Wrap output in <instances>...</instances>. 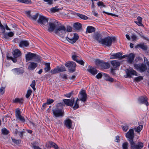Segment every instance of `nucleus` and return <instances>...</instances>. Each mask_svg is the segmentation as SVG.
<instances>
[{"label":"nucleus","instance_id":"obj_20","mask_svg":"<svg viewBox=\"0 0 149 149\" xmlns=\"http://www.w3.org/2000/svg\"><path fill=\"white\" fill-rule=\"evenodd\" d=\"M65 125L69 129L71 128L72 127V122L71 120L67 119L65 121Z\"/></svg>","mask_w":149,"mask_h":149},{"label":"nucleus","instance_id":"obj_30","mask_svg":"<svg viewBox=\"0 0 149 149\" xmlns=\"http://www.w3.org/2000/svg\"><path fill=\"white\" fill-rule=\"evenodd\" d=\"M60 9H61L58 8V7L56 6L54 7L51 8L50 9V11L52 13H55L59 12Z\"/></svg>","mask_w":149,"mask_h":149},{"label":"nucleus","instance_id":"obj_11","mask_svg":"<svg viewBox=\"0 0 149 149\" xmlns=\"http://www.w3.org/2000/svg\"><path fill=\"white\" fill-rule=\"evenodd\" d=\"M54 115L56 117L62 116H63V112L61 109L57 107L55 109L53 110Z\"/></svg>","mask_w":149,"mask_h":149},{"label":"nucleus","instance_id":"obj_52","mask_svg":"<svg viewBox=\"0 0 149 149\" xmlns=\"http://www.w3.org/2000/svg\"><path fill=\"white\" fill-rule=\"evenodd\" d=\"M54 101V100L52 99H49L47 100L46 102L47 104H49L52 103Z\"/></svg>","mask_w":149,"mask_h":149},{"label":"nucleus","instance_id":"obj_34","mask_svg":"<svg viewBox=\"0 0 149 149\" xmlns=\"http://www.w3.org/2000/svg\"><path fill=\"white\" fill-rule=\"evenodd\" d=\"M80 101V100H79L78 98H77L76 102H75V103H74V105L73 107V108L74 109H76L79 107V105H78V104H79L78 101Z\"/></svg>","mask_w":149,"mask_h":149},{"label":"nucleus","instance_id":"obj_23","mask_svg":"<svg viewBox=\"0 0 149 149\" xmlns=\"http://www.w3.org/2000/svg\"><path fill=\"white\" fill-rule=\"evenodd\" d=\"M95 28L93 26H88L86 29V33H92L95 31Z\"/></svg>","mask_w":149,"mask_h":149},{"label":"nucleus","instance_id":"obj_28","mask_svg":"<svg viewBox=\"0 0 149 149\" xmlns=\"http://www.w3.org/2000/svg\"><path fill=\"white\" fill-rule=\"evenodd\" d=\"M45 67L44 69V70L45 72H47L50 70L51 67L50 66V63H46L45 64Z\"/></svg>","mask_w":149,"mask_h":149},{"label":"nucleus","instance_id":"obj_18","mask_svg":"<svg viewBox=\"0 0 149 149\" xmlns=\"http://www.w3.org/2000/svg\"><path fill=\"white\" fill-rule=\"evenodd\" d=\"M38 64L37 63L31 62L29 63L28 67V69L30 70H32L34 69L37 66Z\"/></svg>","mask_w":149,"mask_h":149},{"label":"nucleus","instance_id":"obj_50","mask_svg":"<svg viewBox=\"0 0 149 149\" xmlns=\"http://www.w3.org/2000/svg\"><path fill=\"white\" fill-rule=\"evenodd\" d=\"M97 4L99 6H102L103 7H105V5L104 4V3L102 1H100Z\"/></svg>","mask_w":149,"mask_h":149},{"label":"nucleus","instance_id":"obj_54","mask_svg":"<svg viewBox=\"0 0 149 149\" xmlns=\"http://www.w3.org/2000/svg\"><path fill=\"white\" fill-rule=\"evenodd\" d=\"M106 80L110 82H113V79L109 76L106 77Z\"/></svg>","mask_w":149,"mask_h":149},{"label":"nucleus","instance_id":"obj_22","mask_svg":"<svg viewBox=\"0 0 149 149\" xmlns=\"http://www.w3.org/2000/svg\"><path fill=\"white\" fill-rule=\"evenodd\" d=\"M134 56L133 54L132 53L130 54L127 57L128 62L130 63H131L134 59Z\"/></svg>","mask_w":149,"mask_h":149},{"label":"nucleus","instance_id":"obj_45","mask_svg":"<svg viewBox=\"0 0 149 149\" xmlns=\"http://www.w3.org/2000/svg\"><path fill=\"white\" fill-rule=\"evenodd\" d=\"M32 91L31 90H28L27 92V93L26 95V98H28L31 95L32 93Z\"/></svg>","mask_w":149,"mask_h":149},{"label":"nucleus","instance_id":"obj_53","mask_svg":"<svg viewBox=\"0 0 149 149\" xmlns=\"http://www.w3.org/2000/svg\"><path fill=\"white\" fill-rule=\"evenodd\" d=\"M23 3L27 4H31V0H24Z\"/></svg>","mask_w":149,"mask_h":149},{"label":"nucleus","instance_id":"obj_48","mask_svg":"<svg viewBox=\"0 0 149 149\" xmlns=\"http://www.w3.org/2000/svg\"><path fill=\"white\" fill-rule=\"evenodd\" d=\"M73 91H72L71 92H70V93H67V94H65L64 95V96H65L66 97L69 98L73 94Z\"/></svg>","mask_w":149,"mask_h":149},{"label":"nucleus","instance_id":"obj_8","mask_svg":"<svg viewBox=\"0 0 149 149\" xmlns=\"http://www.w3.org/2000/svg\"><path fill=\"white\" fill-rule=\"evenodd\" d=\"M48 19L46 17L40 15L38 20V22L41 24L46 25L48 24Z\"/></svg>","mask_w":149,"mask_h":149},{"label":"nucleus","instance_id":"obj_19","mask_svg":"<svg viewBox=\"0 0 149 149\" xmlns=\"http://www.w3.org/2000/svg\"><path fill=\"white\" fill-rule=\"evenodd\" d=\"M13 56L15 58H17L21 55V52L17 49H15L13 52Z\"/></svg>","mask_w":149,"mask_h":149},{"label":"nucleus","instance_id":"obj_38","mask_svg":"<svg viewBox=\"0 0 149 149\" xmlns=\"http://www.w3.org/2000/svg\"><path fill=\"white\" fill-rule=\"evenodd\" d=\"M23 101V99H19L18 98H16L13 101V103H22Z\"/></svg>","mask_w":149,"mask_h":149},{"label":"nucleus","instance_id":"obj_51","mask_svg":"<svg viewBox=\"0 0 149 149\" xmlns=\"http://www.w3.org/2000/svg\"><path fill=\"white\" fill-rule=\"evenodd\" d=\"M38 13H37L35 15L33 16V17L31 16V18H32L33 20H36L38 16Z\"/></svg>","mask_w":149,"mask_h":149},{"label":"nucleus","instance_id":"obj_12","mask_svg":"<svg viewBox=\"0 0 149 149\" xmlns=\"http://www.w3.org/2000/svg\"><path fill=\"white\" fill-rule=\"evenodd\" d=\"M138 101L140 104H144L147 106L148 105V99L146 96H142L139 97Z\"/></svg>","mask_w":149,"mask_h":149},{"label":"nucleus","instance_id":"obj_9","mask_svg":"<svg viewBox=\"0 0 149 149\" xmlns=\"http://www.w3.org/2000/svg\"><path fill=\"white\" fill-rule=\"evenodd\" d=\"M127 76V77L130 78L132 75L137 76V73L134 70L131 68H129V69H127L125 70Z\"/></svg>","mask_w":149,"mask_h":149},{"label":"nucleus","instance_id":"obj_46","mask_svg":"<svg viewBox=\"0 0 149 149\" xmlns=\"http://www.w3.org/2000/svg\"><path fill=\"white\" fill-rule=\"evenodd\" d=\"M5 86L1 87L0 89V93L2 95H3L5 92Z\"/></svg>","mask_w":149,"mask_h":149},{"label":"nucleus","instance_id":"obj_44","mask_svg":"<svg viewBox=\"0 0 149 149\" xmlns=\"http://www.w3.org/2000/svg\"><path fill=\"white\" fill-rule=\"evenodd\" d=\"M131 37L132 40L134 41H136L138 39L137 36L134 34H132Z\"/></svg>","mask_w":149,"mask_h":149},{"label":"nucleus","instance_id":"obj_58","mask_svg":"<svg viewBox=\"0 0 149 149\" xmlns=\"http://www.w3.org/2000/svg\"><path fill=\"white\" fill-rule=\"evenodd\" d=\"M44 1L47 2L49 4H52L53 3V0H43Z\"/></svg>","mask_w":149,"mask_h":149},{"label":"nucleus","instance_id":"obj_7","mask_svg":"<svg viewBox=\"0 0 149 149\" xmlns=\"http://www.w3.org/2000/svg\"><path fill=\"white\" fill-rule=\"evenodd\" d=\"M134 136L133 129H130L126 134V136L129 141L133 140Z\"/></svg>","mask_w":149,"mask_h":149},{"label":"nucleus","instance_id":"obj_10","mask_svg":"<svg viewBox=\"0 0 149 149\" xmlns=\"http://www.w3.org/2000/svg\"><path fill=\"white\" fill-rule=\"evenodd\" d=\"M79 99L83 102H85L87 99V95L85 90H82L79 95Z\"/></svg>","mask_w":149,"mask_h":149},{"label":"nucleus","instance_id":"obj_14","mask_svg":"<svg viewBox=\"0 0 149 149\" xmlns=\"http://www.w3.org/2000/svg\"><path fill=\"white\" fill-rule=\"evenodd\" d=\"M25 56L26 62L31 59L35 58L37 57L36 54L30 52H27V54H26Z\"/></svg>","mask_w":149,"mask_h":149},{"label":"nucleus","instance_id":"obj_6","mask_svg":"<svg viewBox=\"0 0 149 149\" xmlns=\"http://www.w3.org/2000/svg\"><path fill=\"white\" fill-rule=\"evenodd\" d=\"M65 65L68 68V70L72 72L75 70V68L76 65L75 63L73 61H69L65 64Z\"/></svg>","mask_w":149,"mask_h":149},{"label":"nucleus","instance_id":"obj_4","mask_svg":"<svg viewBox=\"0 0 149 149\" xmlns=\"http://www.w3.org/2000/svg\"><path fill=\"white\" fill-rule=\"evenodd\" d=\"M129 141L132 149H141L143 146V143L141 142H138L137 144H136L133 140H131Z\"/></svg>","mask_w":149,"mask_h":149},{"label":"nucleus","instance_id":"obj_13","mask_svg":"<svg viewBox=\"0 0 149 149\" xmlns=\"http://www.w3.org/2000/svg\"><path fill=\"white\" fill-rule=\"evenodd\" d=\"M67 38L68 39V41L69 42L71 43H74L78 39L79 36L77 34L74 33L72 37H70L69 36H67Z\"/></svg>","mask_w":149,"mask_h":149},{"label":"nucleus","instance_id":"obj_16","mask_svg":"<svg viewBox=\"0 0 149 149\" xmlns=\"http://www.w3.org/2000/svg\"><path fill=\"white\" fill-rule=\"evenodd\" d=\"M49 28L48 29V31L49 32H52L54 31V30L56 29L57 27V24L56 22H49Z\"/></svg>","mask_w":149,"mask_h":149},{"label":"nucleus","instance_id":"obj_37","mask_svg":"<svg viewBox=\"0 0 149 149\" xmlns=\"http://www.w3.org/2000/svg\"><path fill=\"white\" fill-rule=\"evenodd\" d=\"M57 67L59 72H62L66 71L65 68L63 65L61 66L60 67L58 66Z\"/></svg>","mask_w":149,"mask_h":149},{"label":"nucleus","instance_id":"obj_59","mask_svg":"<svg viewBox=\"0 0 149 149\" xmlns=\"http://www.w3.org/2000/svg\"><path fill=\"white\" fill-rule=\"evenodd\" d=\"M9 58L12 60L14 63H16L17 61V58H13L12 57H9Z\"/></svg>","mask_w":149,"mask_h":149},{"label":"nucleus","instance_id":"obj_39","mask_svg":"<svg viewBox=\"0 0 149 149\" xmlns=\"http://www.w3.org/2000/svg\"><path fill=\"white\" fill-rule=\"evenodd\" d=\"M1 132L3 135H7L9 133L8 131L5 128H3L1 129Z\"/></svg>","mask_w":149,"mask_h":149},{"label":"nucleus","instance_id":"obj_29","mask_svg":"<svg viewBox=\"0 0 149 149\" xmlns=\"http://www.w3.org/2000/svg\"><path fill=\"white\" fill-rule=\"evenodd\" d=\"M14 73L17 74H22L24 72V71L19 68H15L12 70Z\"/></svg>","mask_w":149,"mask_h":149},{"label":"nucleus","instance_id":"obj_33","mask_svg":"<svg viewBox=\"0 0 149 149\" xmlns=\"http://www.w3.org/2000/svg\"><path fill=\"white\" fill-rule=\"evenodd\" d=\"M24 133V131L21 130H16L15 131V134H18L21 138L23 136V135Z\"/></svg>","mask_w":149,"mask_h":149},{"label":"nucleus","instance_id":"obj_26","mask_svg":"<svg viewBox=\"0 0 149 149\" xmlns=\"http://www.w3.org/2000/svg\"><path fill=\"white\" fill-rule=\"evenodd\" d=\"M29 45L28 42L26 41H21L19 44V46L20 47H27Z\"/></svg>","mask_w":149,"mask_h":149},{"label":"nucleus","instance_id":"obj_64","mask_svg":"<svg viewBox=\"0 0 149 149\" xmlns=\"http://www.w3.org/2000/svg\"><path fill=\"white\" fill-rule=\"evenodd\" d=\"M95 62L97 64H101V61L98 59H96L95 60Z\"/></svg>","mask_w":149,"mask_h":149},{"label":"nucleus","instance_id":"obj_61","mask_svg":"<svg viewBox=\"0 0 149 149\" xmlns=\"http://www.w3.org/2000/svg\"><path fill=\"white\" fill-rule=\"evenodd\" d=\"M92 13L93 14L96 16H97L98 15L97 13L96 12H95V11L94 9H93L92 11Z\"/></svg>","mask_w":149,"mask_h":149},{"label":"nucleus","instance_id":"obj_62","mask_svg":"<svg viewBox=\"0 0 149 149\" xmlns=\"http://www.w3.org/2000/svg\"><path fill=\"white\" fill-rule=\"evenodd\" d=\"M13 141L16 144H18L20 143V141L19 140H17L15 139H13Z\"/></svg>","mask_w":149,"mask_h":149},{"label":"nucleus","instance_id":"obj_24","mask_svg":"<svg viewBox=\"0 0 149 149\" xmlns=\"http://www.w3.org/2000/svg\"><path fill=\"white\" fill-rule=\"evenodd\" d=\"M111 64L114 68L119 66L120 65V63L116 60H113L111 61Z\"/></svg>","mask_w":149,"mask_h":149},{"label":"nucleus","instance_id":"obj_41","mask_svg":"<svg viewBox=\"0 0 149 149\" xmlns=\"http://www.w3.org/2000/svg\"><path fill=\"white\" fill-rule=\"evenodd\" d=\"M14 35V33L13 32H10L9 33H8L7 35L6 33H4V37L5 38H7L8 36L9 37H12Z\"/></svg>","mask_w":149,"mask_h":149},{"label":"nucleus","instance_id":"obj_25","mask_svg":"<svg viewBox=\"0 0 149 149\" xmlns=\"http://www.w3.org/2000/svg\"><path fill=\"white\" fill-rule=\"evenodd\" d=\"M87 70L93 75L96 74L97 73V70L95 69L92 67H91L89 69H88Z\"/></svg>","mask_w":149,"mask_h":149},{"label":"nucleus","instance_id":"obj_35","mask_svg":"<svg viewBox=\"0 0 149 149\" xmlns=\"http://www.w3.org/2000/svg\"><path fill=\"white\" fill-rule=\"evenodd\" d=\"M77 15L80 18L84 19H88V17L86 16L79 13H77Z\"/></svg>","mask_w":149,"mask_h":149},{"label":"nucleus","instance_id":"obj_63","mask_svg":"<svg viewBox=\"0 0 149 149\" xmlns=\"http://www.w3.org/2000/svg\"><path fill=\"white\" fill-rule=\"evenodd\" d=\"M96 77L97 79L100 78L102 77V74L101 73H99L96 76Z\"/></svg>","mask_w":149,"mask_h":149},{"label":"nucleus","instance_id":"obj_36","mask_svg":"<svg viewBox=\"0 0 149 149\" xmlns=\"http://www.w3.org/2000/svg\"><path fill=\"white\" fill-rule=\"evenodd\" d=\"M143 77L142 76H140L137 77L135 78L134 79V82L136 81V82H138L143 80Z\"/></svg>","mask_w":149,"mask_h":149},{"label":"nucleus","instance_id":"obj_27","mask_svg":"<svg viewBox=\"0 0 149 149\" xmlns=\"http://www.w3.org/2000/svg\"><path fill=\"white\" fill-rule=\"evenodd\" d=\"M135 47L136 48H140L144 50H145L147 49V47L145 45L144 43L138 44Z\"/></svg>","mask_w":149,"mask_h":149},{"label":"nucleus","instance_id":"obj_2","mask_svg":"<svg viewBox=\"0 0 149 149\" xmlns=\"http://www.w3.org/2000/svg\"><path fill=\"white\" fill-rule=\"evenodd\" d=\"M144 61L146 63L147 66L146 67L145 64L143 63L134 64V66L137 71L140 72H143L146 70L147 72H149V62L147 59L146 57L144 58Z\"/></svg>","mask_w":149,"mask_h":149},{"label":"nucleus","instance_id":"obj_21","mask_svg":"<svg viewBox=\"0 0 149 149\" xmlns=\"http://www.w3.org/2000/svg\"><path fill=\"white\" fill-rule=\"evenodd\" d=\"M118 58L121 59V54L120 53H117L115 54L111 55L110 57L111 59Z\"/></svg>","mask_w":149,"mask_h":149},{"label":"nucleus","instance_id":"obj_17","mask_svg":"<svg viewBox=\"0 0 149 149\" xmlns=\"http://www.w3.org/2000/svg\"><path fill=\"white\" fill-rule=\"evenodd\" d=\"M93 37L94 39L96 40L99 42H101L102 39V36L100 33L98 32H96L93 36Z\"/></svg>","mask_w":149,"mask_h":149},{"label":"nucleus","instance_id":"obj_60","mask_svg":"<svg viewBox=\"0 0 149 149\" xmlns=\"http://www.w3.org/2000/svg\"><path fill=\"white\" fill-rule=\"evenodd\" d=\"M77 62L82 65H84V62L82 60H78Z\"/></svg>","mask_w":149,"mask_h":149},{"label":"nucleus","instance_id":"obj_15","mask_svg":"<svg viewBox=\"0 0 149 149\" xmlns=\"http://www.w3.org/2000/svg\"><path fill=\"white\" fill-rule=\"evenodd\" d=\"M74 98L70 100L68 99H64L63 100L64 103L67 106H73L74 102Z\"/></svg>","mask_w":149,"mask_h":149},{"label":"nucleus","instance_id":"obj_43","mask_svg":"<svg viewBox=\"0 0 149 149\" xmlns=\"http://www.w3.org/2000/svg\"><path fill=\"white\" fill-rule=\"evenodd\" d=\"M49 147H54V148L55 146L57 145L54 143L52 141H49Z\"/></svg>","mask_w":149,"mask_h":149},{"label":"nucleus","instance_id":"obj_31","mask_svg":"<svg viewBox=\"0 0 149 149\" xmlns=\"http://www.w3.org/2000/svg\"><path fill=\"white\" fill-rule=\"evenodd\" d=\"M101 65L103 69H106L109 67V65L108 63H101Z\"/></svg>","mask_w":149,"mask_h":149},{"label":"nucleus","instance_id":"obj_1","mask_svg":"<svg viewBox=\"0 0 149 149\" xmlns=\"http://www.w3.org/2000/svg\"><path fill=\"white\" fill-rule=\"evenodd\" d=\"M72 31V28L70 26H67V29L63 25H58L54 30V33L63 38L66 31L70 32Z\"/></svg>","mask_w":149,"mask_h":149},{"label":"nucleus","instance_id":"obj_40","mask_svg":"<svg viewBox=\"0 0 149 149\" xmlns=\"http://www.w3.org/2000/svg\"><path fill=\"white\" fill-rule=\"evenodd\" d=\"M143 128V125H140L137 128H135L134 130L136 132H140L141 130Z\"/></svg>","mask_w":149,"mask_h":149},{"label":"nucleus","instance_id":"obj_57","mask_svg":"<svg viewBox=\"0 0 149 149\" xmlns=\"http://www.w3.org/2000/svg\"><path fill=\"white\" fill-rule=\"evenodd\" d=\"M36 85V81L35 80H33L32 81L31 84L30 85V86L32 88H34L35 87Z\"/></svg>","mask_w":149,"mask_h":149},{"label":"nucleus","instance_id":"obj_3","mask_svg":"<svg viewBox=\"0 0 149 149\" xmlns=\"http://www.w3.org/2000/svg\"><path fill=\"white\" fill-rule=\"evenodd\" d=\"M115 40V38L114 37L108 36L104 39H102L101 42L105 45L109 46H111L112 42Z\"/></svg>","mask_w":149,"mask_h":149},{"label":"nucleus","instance_id":"obj_55","mask_svg":"<svg viewBox=\"0 0 149 149\" xmlns=\"http://www.w3.org/2000/svg\"><path fill=\"white\" fill-rule=\"evenodd\" d=\"M78 57V56L76 55H73L72 56V59L76 62L77 61V60H78L77 58Z\"/></svg>","mask_w":149,"mask_h":149},{"label":"nucleus","instance_id":"obj_56","mask_svg":"<svg viewBox=\"0 0 149 149\" xmlns=\"http://www.w3.org/2000/svg\"><path fill=\"white\" fill-rule=\"evenodd\" d=\"M134 22L139 26H142L143 24L142 23V21H135Z\"/></svg>","mask_w":149,"mask_h":149},{"label":"nucleus","instance_id":"obj_42","mask_svg":"<svg viewBox=\"0 0 149 149\" xmlns=\"http://www.w3.org/2000/svg\"><path fill=\"white\" fill-rule=\"evenodd\" d=\"M57 67L54 69L50 71V72L52 74H55L59 72Z\"/></svg>","mask_w":149,"mask_h":149},{"label":"nucleus","instance_id":"obj_49","mask_svg":"<svg viewBox=\"0 0 149 149\" xmlns=\"http://www.w3.org/2000/svg\"><path fill=\"white\" fill-rule=\"evenodd\" d=\"M129 129L128 126L127 125H125L122 127V129L125 132H126Z\"/></svg>","mask_w":149,"mask_h":149},{"label":"nucleus","instance_id":"obj_47","mask_svg":"<svg viewBox=\"0 0 149 149\" xmlns=\"http://www.w3.org/2000/svg\"><path fill=\"white\" fill-rule=\"evenodd\" d=\"M128 143L127 142H125L123 144V149H128Z\"/></svg>","mask_w":149,"mask_h":149},{"label":"nucleus","instance_id":"obj_32","mask_svg":"<svg viewBox=\"0 0 149 149\" xmlns=\"http://www.w3.org/2000/svg\"><path fill=\"white\" fill-rule=\"evenodd\" d=\"M73 26L76 30H79L81 28V25L79 23H76L74 24Z\"/></svg>","mask_w":149,"mask_h":149},{"label":"nucleus","instance_id":"obj_5","mask_svg":"<svg viewBox=\"0 0 149 149\" xmlns=\"http://www.w3.org/2000/svg\"><path fill=\"white\" fill-rule=\"evenodd\" d=\"M15 117L16 120L19 121L22 123L24 122V118L21 115L20 110L18 108L15 109Z\"/></svg>","mask_w":149,"mask_h":149}]
</instances>
